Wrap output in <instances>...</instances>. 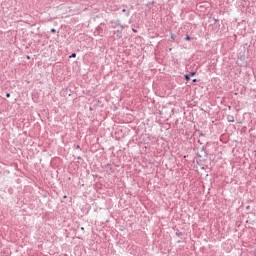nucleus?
Instances as JSON below:
<instances>
[{
	"label": "nucleus",
	"mask_w": 256,
	"mask_h": 256,
	"mask_svg": "<svg viewBox=\"0 0 256 256\" xmlns=\"http://www.w3.org/2000/svg\"><path fill=\"white\" fill-rule=\"evenodd\" d=\"M75 57H77V54H76V53H72V54L69 56V59H73V58H75Z\"/></svg>",
	"instance_id": "1"
},
{
	"label": "nucleus",
	"mask_w": 256,
	"mask_h": 256,
	"mask_svg": "<svg viewBox=\"0 0 256 256\" xmlns=\"http://www.w3.org/2000/svg\"><path fill=\"white\" fill-rule=\"evenodd\" d=\"M185 41H191V36L187 35V36L185 37Z\"/></svg>",
	"instance_id": "2"
},
{
	"label": "nucleus",
	"mask_w": 256,
	"mask_h": 256,
	"mask_svg": "<svg viewBox=\"0 0 256 256\" xmlns=\"http://www.w3.org/2000/svg\"><path fill=\"white\" fill-rule=\"evenodd\" d=\"M172 42L175 41V34H171Z\"/></svg>",
	"instance_id": "3"
},
{
	"label": "nucleus",
	"mask_w": 256,
	"mask_h": 256,
	"mask_svg": "<svg viewBox=\"0 0 256 256\" xmlns=\"http://www.w3.org/2000/svg\"><path fill=\"white\" fill-rule=\"evenodd\" d=\"M185 79H186V81H189L190 76L186 74V75H185Z\"/></svg>",
	"instance_id": "4"
},
{
	"label": "nucleus",
	"mask_w": 256,
	"mask_h": 256,
	"mask_svg": "<svg viewBox=\"0 0 256 256\" xmlns=\"http://www.w3.org/2000/svg\"><path fill=\"white\" fill-rule=\"evenodd\" d=\"M51 33H57V30H55L54 28L51 29Z\"/></svg>",
	"instance_id": "5"
},
{
	"label": "nucleus",
	"mask_w": 256,
	"mask_h": 256,
	"mask_svg": "<svg viewBox=\"0 0 256 256\" xmlns=\"http://www.w3.org/2000/svg\"><path fill=\"white\" fill-rule=\"evenodd\" d=\"M6 97H7V98L11 97V94L7 93V94H6Z\"/></svg>",
	"instance_id": "6"
},
{
	"label": "nucleus",
	"mask_w": 256,
	"mask_h": 256,
	"mask_svg": "<svg viewBox=\"0 0 256 256\" xmlns=\"http://www.w3.org/2000/svg\"><path fill=\"white\" fill-rule=\"evenodd\" d=\"M247 211H249V209H251V206H246Z\"/></svg>",
	"instance_id": "7"
},
{
	"label": "nucleus",
	"mask_w": 256,
	"mask_h": 256,
	"mask_svg": "<svg viewBox=\"0 0 256 256\" xmlns=\"http://www.w3.org/2000/svg\"><path fill=\"white\" fill-rule=\"evenodd\" d=\"M133 33H137V30H135V28L132 29Z\"/></svg>",
	"instance_id": "8"
},
{
	"label": "nucleus",
	"mask_w": 256,
	"mask_h": 256,
	"mask_svg": "<svg viewBox=\"0 0 256 256\" xmlns=\"http://www.w3.org/2000/svg\"><path fill=\"white\" fill-rule=\"evenodd\" d=\"M190 75H191V77L195 76V72H192Z\"/></svg>",
	"instance_id": "9"
},
{
	"label": "nucleus",
	"mask_w": 256,
	"mask_h": 256,
	"mask_svg": "<svg viewBox=\"0 0 256 256\" xmlns=\"http://www.w3.org/2000/svg\"><path fill=\"white\" fill-rule=\"evenodd\" d=\"M192 81H193V83H197V79H193Z\"/></svg>",
	"instance_id": "10"
},
{
	"label": "nucleus",
	"mask_w": 256,
	"mask_h": 256,
	"mask_svg": "<svg viewBox=\"0 0 256 256\" xmlns=\"http://www.w3.org/2000/svg\"><path fill=\"white\" fill-rule=\"evenodd\" d=\"M125 11H126L125 9L122 10L123 13H125Z\"/></svg>",
	"instance_id": "11"
}]
</instances>
